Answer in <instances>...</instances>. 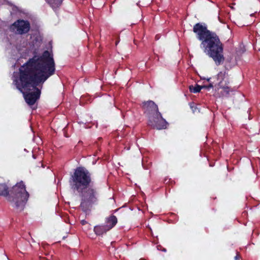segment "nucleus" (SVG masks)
Wrapping results in <instances>:
<instances>
[{
	"mask_svg": "<svg viewBox=\"0 0 260 260\" xmlns=\"http://www.w3.org/2000/svg\"><path fill=\"white\" fill-rule=\"evenodd\" d=\"M53 9L60 7L63 0H45Z\"/></svg>",
	"mask_w": 260,
	"mask_h": 260,
	"instance_id": "9d476101",
	"label": "nucleus"
},
{
	"mask_svg": "<svg viewBox=\"0 0 260 260\" xmlns=\"http://www.w3.org/2000/svg\"><path fill=\"white\" fill-rule=\"evenodd\" d=\"M71 181V187L77 191L88 186L91 182L90 174L84 168L79 167L77 168L72 176Z\"/></svg>",
	"mask_w": 260,
	"mask_h": 260,
	"instance_id": "423d86ee",
	"label": "nucleus"
},
{
	"mask_svg": "<svg viewBox=\"0 0 260 260\" xmlns=\"http://www.w3.org/2000/svg\"><path fill=\"white\" fill-rule=\"evenodd\" d=\"M216 79L217 81H218V83L220 81H222L223 83H224L225 81H227L226 76V72H219L216 76Z\"/></svg>",
	"mask_w": 260,
	"mask_h": 260,
	"instance_id": "ddd939ff",
	"label": "nucleus"
},
{
	"mask_svg": "<svg viewBox=\"0 0 260 260\" xmlns=\"http://www.w3.org/2000/svg\"><path fill=\"white\" fill-rule=\"evenodd\" d=\"M140 260H145V259H140Z\"/></svg>",
	"mask_w": 260,
	"mask_h": 260,
	"instance_id": "6ab92c4d",
	"label": "nucleus"
},
{
	"mask_svg": "<svg viewBox=\"0 0 260 260\" xmlns=\"http://www.w3.org/2000/svg\"><path fill=\"white\" fill-rule=\"evenodd\" d=\"M206 87L205 88H213V83H211L208 86H205Z\"/></svg>",
	"mask_w": 260,
	"mask_h": 260,
	"instance_id": "4468645a",
	"label": "nucleus"
},
{
	"mask_svg": "<svg viewBox=\"0 0 260 260\" xmlns=\"http://www.w3.org/2000/svg\"><path fill=\"white\" fill-rule=\"evenodd\" d=\"M29 194L26 191L25 186L22 181L14 186L8 196V200L17 209L22 210L26 204Z\"/></svg>",
	"mask_w": 260,
	"mask_h": 260,
	"instance_id": "20e7f679",
	"label": "nucleus"
},
{
	"mask_svg": "<svg viewBox=\"0 0 260 260\" xmlns=\"http://www.w3.org/2000/svg\"><path fill=\"white\" fill-rule=\"evenodd\" d=\"M13 25L16 28V32L19 34H25L29 31L30 28L29 23L23 20H18Z\"/></svg>",
	"mask_w": 260,
	"mask_h": 260,
	"instance_id": "6e6552de",
	"label": "nucleus"
},
{
	"mask_svg": "<svg viewBox=\"0 0 260 260\" xmlns=\"http://www.w3.org/2000/svg\"><path fill=\"white\" fill-rule=\"evenodd\" d=\"M117 222L116 217L114 215H111L106 219V224L95 226L94 232L98 235H102L111 229Z\"/></svg>",
	"mask_w": 260,
	"mask_h": 260,
	"instance_id": "0eeeda50",
	"label": "nucleus"
},
{
	"mask_svg": "<svg viewBox=\"0 0 260 260\" xmlns=\"http://www.w3.org/2000/svg\"><path fill=\"white\" fill-rule=\"evenodd\" d=\"M228 81H225L224 83L222 81H220L218 83V89L219 88L222 89V90L221 91V94L222 96H228L230 93V90L228 86Z\"/></svg>",
	"mask_w": 260,
	"mask_h": 260,
	"instance_id": "1a4fd4ad",
	"label": "nucleus"
},
{
	"mask_svg": "<svg viewBox=\"0 0 260 260\" xmlns=\"http://www.w3.org/2000/svg\"><path fill=\"white\" fill-rule=\"evenodd\" d=\"M8 193L7 185L5 184H0V196H7Z\"/></svg>",
	"mask_w": 260,
	"mask_h": 260,
	"instance_id": "9b49d317",
	"label": "nucleus"
},
{
	"mask_svg": "<svg viewBox=\"0 0 260 260\" xmlns=\"http://www.w3.org/2000/svg\"><path fill=\"white\" fill-rule=\"evenodd\" d=\"M205 87V85L200 86L198 84H196L195 86H193L192 85L190 86L189 90L192 92L198 93L199 92L202 88H204V87Z\"/></svg>",
	"mask_w": 260,
	"mask_h": 260,
	"instance_id": "f8f14e48",
	"label": "nucleus"
},
{
	"mask_svg": "<svg viewBox=\"0 0 260 260\" xmlns=\"http://www.w3.org/2000/svg\"><path fill=\"white\" fill-rule=\"evenodd\" d=\"M85 222V221H84V220L82 221V224H84Z\"/></svg>",
	"mask_w": 260,
	"mask_h": 260,
	"instance_id": "f3484780",
	"label": "nucleus"
},
{
	"mask_svg": "<svg viewBox=\"0 0 260 260\" xmlns=\"http://www.w3.org/2000/svg\"><path fill=\"white\" fill-rule=\"evenodd\" d=\"M78 192L80 193L81 198L80 208L83 211L87 212L90 210L93 205L98 203L99 193L95 188L87 186Z\"/></svg>",
	"mask_w": 260,
	"mask_h": 260,
	"instance_id": "39448f33",
	"label": "nucleus"
},
{
	"mask_svg": "<svg viewBox=\"0 0 260 260\" xmlns=\"http://www.w3.org/2000/svg\"><path fill=\"white\" fill-rule=\"evenodd\" d=\"M142 107L148 118V124L157 129L167 128L168 122L158 111V106L152 101L144 102Z\"/></svg>",
	"mask_w": 260,
	"mask_h": 260,
	"instance_id": "7ed1b4c3",
	"label": "nucleus"
},
{
	"mask_svg": "<svg viewBox=\"0 0 260 260\" xmlns=\"http://www.w3.org/2000/svg\"><path fill=\"white\" fill-rule=\"evenodd\" d=\"M210 78L208 79H207V81H210Z\"/></svg>",
	"mask_w": 260,
	"mask_h": 260,
	"instance_id": "a211bd4d",
	"label": "nucleus"
},
{
	"mask_svg": "<svg viewBox=\"0 0 260 260\" xmlns=\"http://www.w3.org/2000/svg\"><path fill=\"white\" fill-rule=\"evenodd\" d=\"M235 260H239L240 258V256L239 254H237L236 256L234 257Z\"/></svg>",
	"mask_w": 260,
	"mask_h": 260,
	"instance_id": "2eb2a0df",
	"label": "nucleus"
},
{
	"mask_svg": "<svg viewBox=\"0 0 260 260\" xmlns=\"http://www.w3.org/2000/svg\"><path fill=\"white\" fill-rule=\"evenodd\" d=\"M193 31L196 34L197 38L201 41L200 47L203 52L212 58L216 65L222 63L224 60L223 44L217 34L200 23L194 25Z\"/></svg>",
	"mask_w": 260,
	"mask_h": 260,
	"instance_id": "f03ea898",
	"label": "nucleus"
},
{
	"mask_svg": "<svg viewBox=\"0 0 260 260\" xmlns=\"http://www.w3.org/2000/svg\"><path fill=\"white\" fill-rule=\"evenodd\" d=\"M190 108L192 109L193 112H194V109L193 108V106L190 105Z\"/></svg>",
	"mask_w": 260,
	"mask_h": 260,
	"instance_id": "dca6fc26",
	"label": "nucleus"
},
{
	"mask_svg": "<svg viewBox=\"0 0 260 260\" xmlns=\"http://www.w3.org/2000/svg\"><path fill=\"white\" fill-rule=\"evenodd\" d=\"M55 62L52 54L45 51L40 57L34 56L19 68V77L13 76V83L23 93L26 102L34 105L40 98L37 88L54 74Z\"/></svg>",
	"mask_w": 260,
	"mask_h": 260,
	"instance_id": "f257e3e1",
	"label": "nucleus"
}]
</instances>
